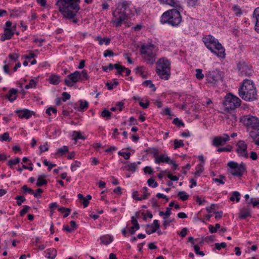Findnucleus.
<instances>
[{
    "instance_id": "obj_57",
    "label": "nucleus",
    "mask_w": 259,
    "mask_h": 259,
    "mask_svg": "<svg viewBox=\"0 0 259 259\" xmlns=\"http://www.w3.org/2000/svg\"><path fill=\"white\" fill-rule=\"evenodd\" d=\"M30 207L27 205H24L23 208L20 211V215L21 217L24 216V215L30 209Z\"/></svg>"
},
{
    "instance_id": "obj_22",
    "label": "nucleus",
    "mask_w": 259,
    "mask_h": 259,
    "mask_svg": "<svg viewBox=\"0 0 259 259\" xmlns=\"http://www.w3.org/2000/svg\"><path fill=\"white\" fill-rule=\"evenodd\" d=\"M253 17L255 19V30L259 33V7L255 9L253 12Z\"/></svg>"
},
{
    "instance_id": "obj_62",
    "label": "nucleus",
    "mask_w": 259,
    "mask_h": 259,
    "mask_svg": "<svg viewBox=\"0 0 259 259\" xmlns=\"http://www.w3.org/2000/svg\"><path fill=\"white\" fill-rule=\"evenodd\" d=\"M50 111H52V112L53 113H56L57 112V109L53 107H49L46 111V113L47 115L49 116H50L51 115V113H50Z\"/></svg>"
},
{
    "instance_id": "obj_23",
    "label": "nucleus",
    "mask_w": 259,
    "mask_h": 259,
    "mask_svg": "<svg viewBox=\"0 0 259 259\" xmlns=\"http://www.w3.org/2000/svg\"><path fill=\"white\" fill-rule=\"evenodd\" d=\"M251 215V212L249 208H243L239 213V218L241 219H245Z\"/></svg>"
},
{
    "instance_id": "obj_26",
    "label": "nucleus",
    "mask_w": 259,
    "mask_h": 259,
    "mask_svg": "<svg viewBox=\"0 0 259 259\" xmlns=\"http://www.w3.org/2000/svg\"><path fill=\"white\" fill-rule=\"evenodd\" d=\"M101 243L105 245L110 244L113 241V237L110 235H106L100 237Z\"/></svg>"
},
{
    "instance_id": "obj_33",
    "label": "nucleus",
    "mask_w": 259,
    "mask_h": 259,
    "mask_svg": "<svg viewBox=\"0 0 259 259\" xmlns=\"http://www.w3.org/2000/svg\"><path fill=\"white\" fill-rule=\"evenodd\" d=\"M144 69L143 66H139L136 68V73L139 74V75L143 78H146L147 75L145 74L144 71L143 70Z\"/></svg>"
},
{
    "instance_id": "obj_63",
    "label": "nucleus",
    "mask_w": 259,
    "mask_h": 259,
    "mask_svg": "<svg viewBox=\"0 0 259 259\" xmlns=\"http://www.w3.org/2000/svg\"><path fill=\"white\" fill-rule=\"evenodd\" d=\"M114 56V53L110 50H107L104 52V57H113Z\"/></svg>"
},
{
    "instance_id": "obj_10",
    "label": "nucleus",
    "mask_w": 259,
    "mask_h": 259,
    "mask_svg": "<svg viewBox=\"0 0 259 259\" xmlns=\"http://www.w3.org/2000/svg\"><path fill=\"white\" fill-rule=\"evenodd\" d=\"M237 69L240 76H249L252 73L251 66L243 60L237 62Z\"/></svg>"
},
{
    "instance_id": "obj_7",
    "label": "nucleus",
    "mask_w": 259,
    "mask_h": 259,
    "mask_svg": "<svg viewBox=\"0 0 259 259\" xmlns=\"http://www.w3.org/2000/svg\"><path fill=\"white\" fill-rule=\"evenodd\" d=\"M155 46L154 45H143L140 49V53L143 59L147 63L153 64L156 59V53L154 51Z\"/></svg>"
},
{
    "instance_id": "obj_30",
    "label": "nucleus",
    "mask_w": 259,
    "mask_h": 259,
    "mask_svg": "<svg viewBox=\"0 0 259 259\" xmlns=\"http://www.w3.org/2000/svg\"><path fill=\"white\" fill-rule=\"evenodd\" d=\"M68 147L67 146H64L57 150L56 154L59 156H62L64 155L66 153L68 152Z\"/></svg>"
},
{
    "instance_id": "obj_1",
    "label": "nucleus",
    "mask_w": 259,
    "mask_h": 259,
    "mask_svg": "<svg viewBox=\"0 0 259 259\" xmlns=\"http://www.w3.org/2000/svg\"><path fill=\"white\" fill-rule=\"evenodd\" d=\"M135 12V9L131 5V2L119 1L116 5V10L113 12L114 19L112 21L116 27H119L127 17H132Z\"/></svg>"
},
{
    "instance_id": "obj_35",
    "label": "nucleus",
    "mask_w": 259,
    "mask_h": 259,
    "mask_svg": "<svg viewBox=\"0 0 259 259\" xmlns=\"http://www.w3.org/2000/svg\"><path fill=\"white\" fill-rule=\"evenodd\" d=\"M232 10L236 16H240L242 14V11L238 5H234L232 7Z\"/></svg>"
},
{
    "instance_id": "obj_34",
    "label": "nucleus",
    "mask_w": 259,
    "mask_h": 259,
    "mask_svg": "<svg viewBox=\"0 0 259 259\" xmlns=\"http://www.w3.org/2000/svg\"><path fill=\"white\" fill-rule=\"evenodd\" d=\"M240 194L238 192L234 191L232 193V196L230 198V199L232 201H234L236 200V202H238L240 199Z\"/></svg>"
},
{
    "instance_id": "obj_60",
    "label": "nucleus",
    "mask_w": 259,
    "mask_h": 259,
    "mask_svg": "<svg viewBox=\"0 0 259 259\" xmlns=\"http://www.w3.org/2000/svg\"><path fill=\"white\" fill-rule=\"evenodd\" d=\"M62 100L63 101V102H65L67 100L70 99V95L69 94H68V93L67 92H63L62 94Z\"/></svg>"
},
{
    "instance_id": "obj_51",
    "label": "nucleus",
    "mask_w": 259,
    "mask_h": 259,
    "mask_svg": "<svg viewBox=\"0 0 259 259\" xmlns=\"http://www.w3.org/2000/svg\"><path fill=\"white\" fill-rule=\"evenodd\" d=\"M15 199L17 200V204L20 206L22 204V202H24L26 199L23 196H17L16 197Z\"/></svg>"
},
{
    "instance_id": "obj_16",
    "label": "nucleus",
    "mask_w": 259,
    "mask_h": 259,
    "mask_svg": "<svg viewBox=\"0 0 259 259\" xmlns=\"http://www.w3.org/2000/svg\"><path fill=\"white\" fill-rule=\"evenodd\" d=\"M15 113L18 114L19 117L27 119L30 118L32 115L34 114L33 111H30L27 109L17 110L15 111Z\"/></svg>"
},
{
    "instance_id": "obj_40",
    "label": "nucleus",
    "mask_w": 259,
    "mask_h": 259,
    "mask_svg": "<svg viewBox=\"0 0 259 259\" xmlns=\"http://www.w3.org/2000/svg\"><path fill=\"white\" fill-rule=\"evenodd\" d=\"M220 178H213L212 181L215 183H219L221 184H224L225 181L226 180V177L222 175H220L219 176Z\"/></svg>"
},
{
    "instance_id": "obj_14",
    "label": "nucleus",
    "mask_w": 259,
    "mask_h": 259,
    "mask_svg": "<svg viewBox=\"0 0 259 259\" xmlns=\"http://www.w3.org/2000/svg\"><path fill=\"white\" fill-rule=\"evenodd\" d=\"M236 151L240 156L248 157L247 145L244 141L240 140L237 144Z\"/></svg>"
},
{
    "instance_id": "obj_54",
    "label": "nucleus",
    "mask_w": 259,
    "mask_h": 259,
    "mask_svg": "<svg viewBox=\"0 0 259 259\" xmlns=\"http://www.w3.org/2000/svg\"><path fill=\"white\" fill-rule=\"evenodd\" d=\"M19 57V55L17 53H12L9 55V58L11 60L16 62Z\"/></svg>"
},
{
    "instance_id": "obj_3",
    "label": "nucleus",
    "mask_w": 259,
    "mask_h": 259,
    "mask_svg": "<svg viewBox=\"0 0 259 259\" xmlns=\"http://www.w3.org/2000/svg\"><path fill=\"white\" fill-rule=\"evenodd\" d=\"M183 11V7L181 8H175L168 10L164 12L160 17V22L162 24H167L172 27L179 26L182 21L181 11Z\"/></svg>"
},
{
    "instance_id": "obj_31",
    "label": "nucleus",
    "mask_w": 259,
    "mask_h": 259,
    "mask_svg": "<svg viewBox=\"0 0 259 259\" xmlns=\"http://www.w3.org/2000/svg\"><path fill=\"white\" fill-rule=\"evenodd\" d=\"M72 136L74 137L73 140L75 141H76L79 139H81V140L85 139V137L82 135V134L80 131L73 132Z\"/></svg>"
},
{
    "instance_id": "obj_56",
    "label": "nucleus",
    "mask_w": 259,
    "mask_h": 259,
    "mask_svg": "<svg viewBox=\"0 0 259 259\" xmlns=\"http://www.w3.org/2000/svg\"><path fill=\"white\" fill-rule=\"evenodd\" d=\"M118 154L121 156H122L125 160H128L130 159L131 156V153L130 152H118Z\"/></svg>"
},
{
    "instance_id": "obj_48",
    "label": "nucleus",
    "mask_w": 259,
    "mask_h": 259,
    "mask_svg": "<svg viewBox=\"0 0 259 259\" xmlns=\"http://www.w3.org/2000/svg\"><path fill=\"white\" fill-rule=\"evenodd\" d=\"M147 183L149 186L152 188H156L158 186V183L155 181L154 179L150 178L148 180Z\"/></svg>"
},
{
    "instance_id": "obj_13",
    "label": "nucleus",
    "mask_w": 259,
    "mask_h": 259,
    "mask_svg": "<svg viewBox=\"0 0 259 259\" xmlns=\"http://www.w3.org/2000/svg\"><path fill=\"white\" fill-rule=\"evenodd\" d=\"M67 77L68 79L64 80L65 84L68 87H71L74 83L79 81L80 71H75L73 73L69 74Z\"/></svg>"
},
{
    "instance_id": "obj_43",
    "label": "nucleus",
    "mask_w": 259,
    "mask_h": 259,
    "mask_svg": "<svg viewBox=\"0 0 259 259\" xmlns=\"http://www.w3.org/2000/svg\"><path fill=\"white\" fill-rule=\"evenodd\" d=\"M143 85L145 87H148L149 88H153V91H155L156 90V88L155 87L154 84L152 82V81L150 80H147L144 81L143 82Z\"/></svg>"
},
{
    "instance_id": "obj_47",
    "label": "nucleus",
    "mask_w": 259,
    "mask_h": 259,
    "mask_svg": "<svg viewBox=\"0 0 259 259\" xmlns=\"http://www.w3.org/2000/svg\"><path fill=\"white\" fill-rule=\"evenodd\" d=\"M36 83V81L34 79H32L29 81V83L25 87V88L26 89H29L35 88Z\"/></svg>"
},
{
    "instance_id": "obj_20",
    "label": "nucleus",
    "mask_w": 259,
    "mask_h": 259,
    "mask_svg": "<svg viewBox=\"0 0 259 259\" xmlns=\"http://www.w3.org/2000/svg\"><path fill=\"white\" fill-rule=\"evenodd\" d=\"M14 33L15 32H13V29H10V28H5L4 33L1 36V40L5 41L6 39H10L12 37Z\"/></svg>"
},
{
    "instance_id": "obj_25",
    "label": "nucleus",
    "mask_w": 259,
    "mask_h": 259,
    "mask_svg": "<svg viewBox=\"0 0 259 259\" xmlns=\"http://www.w3.org/2000/svg\"><path fill=\"white\" fill-rule=\"evenodd\" d=\"M46 177V175L45 174L39 176L37 180V183L36 184V186L38 187H41L44 185H46L48 182L46 179H45V178Z\"/></svg>"
},
{
    "instance_id": "obj_2",
    "label": "nucleus",
    "mask_w": 259,
    "mask_h": 259,
    "mask_svg": "<svg viewBox=\"0 0 259 259\" xmlns=\"http://www.w3.org/2000/svg\"><path fill=\"white\" fill-rule=\"evenodd\" d=\"M80 0H58L56 5L63 17L71 20L76 16L80 9Z\"/></svg>"
},
{
    "instance_id": "obj_18",
    "label": "nucleus",
    "mask_w": 259,
    "mask_h": 259,
    "mask_svg": "<svg viewBox=\"0 0 259 259\" xmlns=\"http://www.w3.org/2000/svg\"><path fill=\"white\" fill-rule=\"evenodd\" d=\"M79 106H77L76 104L73 106V108L77 111H82L87 109L89 108V103L85 100H80L78 101Z\"/></svg>"
},
{
    "instance_id": "obj_38",
    "label": "nucleus",
    "mask_w": 259,
    "mask_h": 259,
    "mask_svg": "<svg viewBox=\"0 0 259 259\" xmlns=\"http://www.w3.org/2000/svg\"><path fill=\"white\" fill-rule=\"evenodd\" d=\"M178 196L182 201H186L189 198V195L185 191H180L178 193Z\"/></svg>"
},
{
    "instance_id": "obj_27",
    "label": "nucleus",
    "mask_w": 259,
    "mask_h": 259,
    "mask_svg": "<svg viewBox=\"0 0 259 259\" xmlns=\"http://www.w3.org/2000/svg\"><path fill=\"white\" fill-rule=\"evenodd\" d=\"M49 82L50 83L57 85L60 82V76L56 75H52L49 77Z\"/></svg>"
},
{
    "instance_id": "obj_24",
    "label": "nucleus",
    "mask_w": 259,
    "mask_h": 259,
    "mask_svg": "<svg viewBox=\"0 0 259 259\" xmlns=\"http://www.w3.org/2000/svg\"><path fill=\"white\" fill-rule=\"evenodd\" d=\"M124 164H127L128 168L126 169V170L132 171V172H134L136 171V169L138 168L137 165L140 164L141 162L138 161L137 163L133 162V163H129L128 161H124Z\"/></svg>"
},
{
    "instance_id": "obj_29",
    "label": "nucleus",
    "mask_w": 259,
    "mask_h": 259,
    "mask_svg": "<svg viewBox=\"0 0 259 259\" xmlns=\"http://www.w3.org/2000/svg\"><path fill=\"white\" fill-rule=\"evenodd\" d=\"M47 257L50 259H54L57 255V250L54 248H50L47 250Z\"/></svg>"
},
{
    "instance_id": "obj_59",
    "label": "nucleus",
    "mask_w": 259,
    "mask_h": 259,
    "mask_svg": "<svg viewBox=\"0 0 259 259\" xmlns=\"http://www.w3.org/2000/svg\"><path fill=\"white\" fill-rule=\"evenodd\" d=\"M194 249L196 254H199L202 256L204 255V253L203 251H200V247L198 245H195L194 246Z\"/></svg>"
},
{
    "instance_id": "obj_46",
    "label": "nucleus",
    "mask_w": 259,
    "mask_h": 259,
    "mask_svg": "<svg viewBox=\"0 0 259 259\" xmlns=\"http://www.w3.org/2000/svg\"><path fill=\"white\" fill-rule=\"evenodd\" d=\"M157 230L153 228V225H146V232L148 234H151L155 232Z\"/></svg>"
},
{
    "instance_id": "obj_8",
    "label": "nucleus",
    "mask_w": 259,
    "mask_h": 259,
    "mask_svg": "<svg viewBox=\"0 0 259 259\" xmlns=\"http://www.w3.org/2000/svg\"><path fill=\"white\" fill-rule=\"evenodd\" d=\"M241 103V100L238 97L229 93L225 96L223 104L225 110L229 112L239 107Z\"/></svg>"
},
{
    "instance_id": "obj_44",
    "label": "nucleus",
    "mask_w": 259,
    "mask_h": 259,
    "mask_svg": "<svg viewBox=\"0 0 259 259\" xmlns=\"http://www.w3.org/2000/svg\"><path fill=\"white\" fill-rule=\"evenodd\" d=\"M111 115L112 113L106 109H104L101 113L102 116L104 118H105L106 119H110Z\"/></svg>"
},
{
    "instance_id": "obj_61",
    "label": "nucleus",
    "mask_w": 259,
    "mask_h": 259,
    "mask_svg": "<svg viewBox=\"0 0 259 259\" xmlns=\"http://www.w3.org/2000/svg\"><path fill=\"white\" fill-rule=\"evenodd\" d=\"M227 245L225 242H222L221 243H215V248L218 250H221L222 248H225Z\"/></svg>"
},
{
    "instance_id": "obj_50",
    "label": "nucleus",
    "mask_w": 259,
    "mask_h": 259,
    "mask_svg": "<svg viewBox=\"0 0 259 259\" xmlns=\"http://www.w3.org/2000/svg\"><path fill=\"white\" fill-rule=\"evenodd\" d=\"M81 165L79 161H75L71 165V169L72 171L76 170L77 167H79Z\"/></svg>"
},
{
    "instance_id": "obj_42",
    "label": "nucleus",
    "mask_w": 259,
    "mask_h": 259,
    "mask_svg": "<svg viewBox=\"0 0 259 259\" xmlns=\"http://www.w3.org/2000/svg\"><path fill=\"white\" fill-rule=\"evenodd\" d=\"M143 192V195L141 197V198H139V200H144L148 198V196H150V194L148 193V188L146 187H144L142 189Z\"/></svg>"
},
{
    "instance_id": "obj_11",
    "label": "nucleus",
    "mask_w": 259,
    "mask_h": 259,
    "mask_svg": "<svg viewBox=\"0 0 259 259\" xmlns=\"http://www.w3.org/2000/svg\"><path fill=\"white\" fill-rule=\"evenodd\" d=\"M244 123L248 131L250 129L259 130V120L255 116H246L244 117Z\"/></svg>"
},
{
    "instance_id": "obj_6",
    "label": "nucleus",
    "mask_w": 259,
    "mask_h": 259,
    "mask_svg": "<svg viewBox=\"0 0 259 259\" xmlns=\"http://www.w3.org/2000/svg\"><path fill=\"white\" fill-rule=\"evenodd\" d=\"M156 72L162 79L168 80L170 75V62L166 58L159 59L156 63Z\"/></svg>"
},
{
    "instance_id": "obj_28",
    "label": "nucleus",
    "mask_w": 259,
    "mask_h": 259,
    "mask_svg": "<svg viewBox=\"0 0 259 259\" xmlns=\"http://www.w3.org/2000/svg\"><path fill=\"white\" fill-rule=\"evenodd\" d=\"M96 39L99 41V44L100 45H102L104 42H105V44L106 45H108L110 44V41H111V40L109 38H107V37L102 38V37H101L100 36H98L96 37Z\"/></svg>"
},
{
    "instance_id": "obj_36",
    "label": "nucleus",
    "mask_w": 259,
    "mask_h": 259,
    "mask_svg": "<svg viewBox=\"0 0 259 259\" xmlns=\"http://www.w3.org/2000/svg\"><path fill=\"white\" fill-rule=\"evenodd\" d=\"M89 78V76L86 70L84 69L81 72H80L79 81H82L83 80H88Z\"/></svg>"
},
{
    "instance_id": "obj_32",
    "label": "nucleus",
    "mask_w": 259,
    "mask_h": 259,
    "mask_svg": "<svg viewBox=\"0 0 259 259\" xmlns=\"http://www.w3.org/2000/svg\"><path fill=\"white\" fill-rule=\"evenodd\" d=\"M146 151L152 154L154 159H156L159 155L158 150L155 148H149L147 149Z\"/></svg>"
},
{
    "instance_id": "obj_15",
    "label": "nucleus",
    "mask_w": 259,
    "mask_h": 259,
    "mask_svg": "<svg viewBox=\"0 0 259 259\" xmlns=\"http://www.w3.org/2000/svg\"><path fill=\"white\" fill-rule=\"evenodd\" d=\"M229 140L230 137L229 135L227 134H224L223 137H215L212 141V144L215 147H219L225 145V143Z\"/></svg>"
},
{
    "instance_id": "obj_58",
    "label": "nucleus",
    "mask_w": 259,
    "mask_h": 259,
    "mask_svg": "<svg viewBox=\"0 0 259 259\" xmlns=\"http://www.w3.org/2000/svg\"><path fill=\"white\" fill-rule=\"evenodd\" d=\"M22 189H23L24 193H28L31 195L33 194V190L32 189L28 188L26 185H24Z\"/></svg>"
},
{
    "instance_id": "obj_9",
    "label": "nucleus",
    "mask_w": 259,
    "mask_h": 259,
    "mask_svg": "<svg viewBox=\"0 0 259 259\" xmlns=\"http://www.w3.org/2000/svg\"><path fill=\"white\" fill-rule=\"evenodd\" d=\"M227 165L229 167L228 171L233 176L241 177L245 171V167L243 163L239 164L234 161H230Z\"/></svg>"
},
{
    "instance_id": "obj_19",
    "label": "nucleus",
    "mask_w": 259,
    "mask_h": 259,
    "mask_svg": "<svg viewBox=\"0 0 259 259\" xmlns=\"http://www.w3.org/2000/svg\"><path fill=\"white\" fill-rule=\"evenodd\" d=\"M161 3L169 5L175 8H181V4L178 0H159Z\"/></svg>"
},
{
    "instance_id": "obj_64",
    "label": "nucleus",
    "mask_w": 259,
    "mask_h": 259,
    "mask_svg": "<svg viewBox=\"0 0 259 259\" xmlns=\"http://www.w3.org/2000/svg\"><path fill=\"white\" fill-rule=\"evenodd\" d=\"M144 171L145 173L150 175H152L153 173V170L151 167L148 166L144 168Z\"/></svg>"
},
{
    "instance_id": "obj_52",
    "label": "nucleus",
    "mask_w": 259,
    "mask_h": 259,
    "mask_svg": "<svg viewBox=\"0 0 259 259\" xmlns=\"http://www.w3.org/2000/svg\"><path fill=\"white\" fill-rule=\"evenodd\" d=\"M172 122H173L174 124H175V125H176L178 127L184 126V123H183V122L181 120H180L177 117L174 118V119L173 120Z\"/></svg>"
},
{
    "instance_id": "obj_39",
    "label": "nucleus",
    "mask_w": 259,
    "mask_h": 259,
    "mask_svg": "<svg viewBox=\"0 0 259 259\" xmlns=\"http://www.w3.org/2000/svg\"><path fill=\"white\" fill-rule=\"evenodd\" d=\"M58 211L61 213H63V212H65V213L63 215V218H65L69 215V214L71 212V209L69 208L61 207L58 209Z\"/></svg>"
},
{
    "instance_id": "obj_53",
    "label": "nucleus",
    "mask_w": 259,
    "mask_h": 259,
    "mask_svg": "<svg viewBox=\"0 0 259 259\" xmlns=\"http://www.w3.org/2000/svg\"><path fill=\"white\" fill-rule=\"evenodd\" d=\"M232 146L231 145H228L226 147L224 148H219L217 151L219 152H229L232 150Z\"/></svg>"
},
{
    "instance_id": "obj_37",
    "label": "nucleus",
    "mask_w": 259,
    "mask_h": 259,
    "mask_svg": "<svg viewBox=\"0 0 259 259\" xmlns=\"http://www.w3.org/2000/svg\"><path fill=\"white\" fill-rule=\"evenodd\" d=\"M250 137L255 140L259 137V130H251L248 131Z\"/></svg>"
},
{
    "instance_id": "obj_55",
    "label": "nucleus",
    "mask_w": 259,
    "mask_h": 259,
    "mask_svg": "<svg viewBox=\"0 0 259 259\" xmlns=\"http://www.w3.org/2000/svg\"><path fill=\"white\" fill-rule=\"evenodd\" d=\"M196 72V77L198 79L201 80L204 77V75L202 74V70L201 69H197Z\"/></svg>"
},
{
    "instance_id": "obj_41",
    "label": "nucleus",
    "mask_w": 259,
    "mask_h": 259,
    "mask_svg": "<svg viewBox=\"0 0 259 259\" xmlns=\"http://www.w3.org/2000/svg\"><path fill=\"white\" fill-rule=\"evenodd\" d=\"M11 138L9 136V134L7 132L5 133L3 135H0V140L1 141H11Z\"/></svg>"
},
{
    "instance_id": "obj_5",
    "label": "nucleus",
    "mask_w": 259,
    "mask_h": 259,
    "mask_svg": "<svg viewBox=\"0 0 259 259\" xmlns=\"http://www.w3.org/2000/svg\"><path fill=\"white\" fill-rule=\"evenodd\" d=\"M205 47L212 53L221 58L225 57V49L218 40L212 35H205L202 38Z\"/></svg>"
},
{
    "instance_id": "obj_45",
    "label": "nucleus",
    "mask_w": 259,
    "mask_h": 259,
    "mask_svg": "<svg viewBox=\"0 0 259 259\" xmlns=\"http://www.w3.org/2000/svg\"><path fill=\"white\" fill-rule=\"evenodd\" d=\"M20 161V158L19 157L16 158L15 159L10 160L8 161L7 164L12 168L13 165H16L19 163Z\"/></svg>"
},
{
    "instance_id": "obj_17",
    "label": "nucleus",
    "mask_w": 259,
    "mask_h": 259,
    "mask_svg": "<svg viewBox=\"0 0 259 259\" xmlns=\"http://www.w3.org/2000/svg\"><path fill=\"white\" fill-rule=\"evenodd\" d=\"M170 158L165 154H161L158 155L156 159H154V162L156 164H160L161 163H165L168 164L170 162Z\"/></svg>"
},
{
    "instance_id": "obj_21",
    "label": "nucleus",
    "mask_w": 259,
    "mask_h": 259,
    "mask_svg": "<svg viewBox=\"0 0 259 259\" xmlns=\"http://www.w3.org/2000/svg\"><path fill=\"white\" fill-rule=\"evenodd\" d=\"M18 90L15 89H12L9 91L8 94L6 96V98L8 99L11 102H13L17 99V94Z\"/></svg>"
},
{
    "instance_id": "obj_4",
    "label": "nucleus",
    "mask_w": 259,
    "mask_h": 259,
    "mask_svg": "<svg viewBox=\"0 0 259 259\" xmlns=\"http://www.w3.org/2000/svg\"><path fill=\"white\" fill-rule=\"evenodd\" d=\"M239 96L245 101L251 102L257 99V91L252 81L244 79L239 88Z\"/></svg>"
},
{
    "instance_id": "obj_49",
    "label": "nucleus",
    "mask_w": 259,
    "mask_h": 259,
    "mask_svg": "<svg viewBox=\"0 0 259 259\" xmlns=\"http://www.w3.org/2000/svg\"><path fill=\"white\" fill-rule=\"evenodd\" d=\"M174 149H176L181 147L184 146V144L182 140H175L174 141Z\"/></svg>"
},
{
    "instance_id": "obj_12",
    "label": "nucleus",
    "mask_w": 259,
    "mask_h": 259,
    "mask_svg": "<svg viewBox=\"0 0 259 259\" xmlns=\"http://www.w3.org/2000/svg\"><path fill=\"white\" fill-rule=\"evenodd\" d=\"M207 81L211 83H215L222 78L221 72L218 70L208 71L205 74Z\"/></svg>"
}]
</instances>
